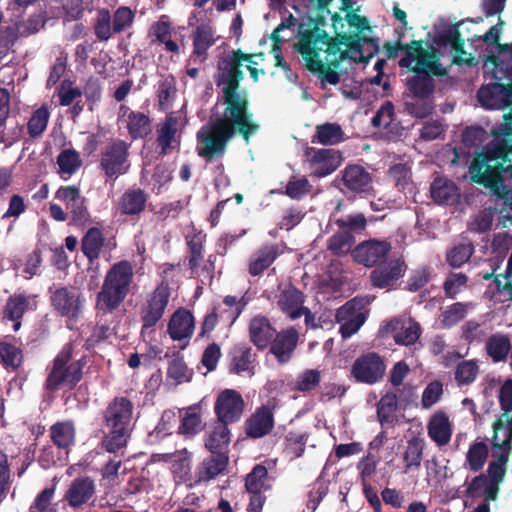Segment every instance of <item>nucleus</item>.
I'll return each mask as SVG.
<instances>
[{
    "instance_id": "nucleus-1",
    "label": "nucleus",
    "mask_w": 512,
    "mask_h": 512,
    "mask_svg": "<svg viewBox=\"0 0 512 512\" xmlns=\"http://www.w3.org/2000/svg\"><path fill=\"white\" fill-rule=\"evenodd\" d=\"M243 59H248V56L241 49H237L224 60L223 66L219 65L221 74L217 84H223L224 109L221 114H212L207 126H203L197 133V154L206 163L223 157L228 143L236 135H240L248 144L250 138L259 132L260 124L250 111L249 94L241 86L244 77L241 69Z\"/></svg>"
},
{
    "instance_id": "nucleus-2",
    "label": "nucleus",
    "mask_w": 512,
    "mask_h": 512,
    "mask_svg": "<svg viewBox=\"0 0 512 512\" xmlns=\"http://www.w3.org/2000/svg\"><path fill=\"white\" fill-rule=\"evenodd\" d=\"M470 178L504 200L503 210L512 209V121L506 119L493 140L474 154Z\"/></svg>"
},
{
    "instance_id": "nucleus-3",
    "label": "nucleus",
    "mask_w": 512,
    "mask_h": 512,
    "mask_svg": "<svg viewBox=\"0 0 512 512\" xmlns=\"http://www.w3.org/2000/svg\"><path fill=\"white\" fill-rule=\"evenodd\" d=\"M325 25V17H308V22L301 23L299 26V40L295 49L302 55V45L308 42L313 53L310 58H320V52L326 53L325 61L330 66L337 68L350 51L349 41L343 38V17L335 12L332 15V28L335 37H331L322 29Z\"/></svg>"
},
{
    "instance_id": "nucleus-4",
    "label": "nucleus",
    "mask_w": 512,
    "mask_h": 512,
    "mask_svg": "<svg viewBox=\"0 0 512 512\" xmlns=\"http://www.w3.org/2000/svg\"><path fill=\"white\" fill-rule=\"evenodd\" d=\"M134 405L126 396H115L103 412L108 433L102 440V447L110 453L125 448L133 431Z\"/></svg>"
},
{
    "instance_id": "nucleus-5",
    "label": "nucleus",
    "mask_w": 512,
    "mask_h": 512,
    "mask_svg": "<svg viewBox=\"0 0 512 512\" xmlns=\"http://www.w3.org/2000/svg\"><path fill=\"white\" fill-rule=\"evenodd\" d=\"M134 279V267L129 260L114 262L109 268L101 290L97 293L96 308L104 313L116 310L126 299Z\"/></svg>"
},
{
    "instance_id": "nucleus-6",
    "label": "nucleus",
    "mask_w": 512,
    "mask_h": 512,
    "mask_svg": "<svg viewBox=\"0 0 512 512\" xmlns=\"http://www.w3.org/2000/svg\"><path fill=\"white\" fill-rule=\"evenodd\" d=\"M73 346L67 344L55 356L51 367L48 369L44 388L48 391H56L62 387L70 390L77 387L82 379L83 368L86 364V357L82 356L78 360L72 361Z\"/></svg>"
},
{
    "instance_id": "nucleus-7",
    "label": "nucleus",
    "mask_w": 512,
    "mask_h": 512,
    "mask_svg": "<svg viewBox=\"0 0 512 512\" xmlns=\"http://www.w3.org/2000/svg\"><path fill=\"white\" fill-rule=\"evenodd\" d=\"M342 21L344 23L343 38L350 40V52L359 53V60L367 63L369 57L378 50L377 39L364 35V32L372 30L369 19L354 11L347 12Z\"/></svg>"
},
{
    "instance_id": "nucleus-8",
    "label": "nucleus",
    "mask_w": 512,
    "mask_h": 512,
    "mask_svg": "<svg viewBox=\"0 0 512 512\" xmlns=\"http://www.w3.org/2000/svg\"><path fill=\"white\" fill-rule=\"evenodd\" d=\"M188 27L193 28L190 61L198 65L205 64L209 58V50L219 38L216 35L213 22L206 17L204 11H193L188 17Z\"/></svg>"
},
{
    "instance_id": "nucleus-9",
    "label": "nucleus",
    "mask_w": 512,
    "mask_h": 512,
    "mask_svg": "<svg viewBox=\"0 0 512 512\" xmlns=\"http://www.w3.org/2000/svg\"><path fill=\"white\" fill-rule=\"evenodd\" d=\"M136 11L128 6H119L112 13L107 8L97 11L93 31L101 42H107L113 35L122 34L133 27Z\"/></svg>"
},
{
    "instance_id": "nucleus-10",
    "label": "nucleus",
    "mask_w": 512,
    "mask_h": 512,
    "mask_svg": "<svg viewBox=\"0 0 512 512\" xmlns=\"http://www.w3.org/2000/svg\"><path fill=\"white\" fill-rule=\"evenodd\" d=\"M506 475L507 466L493 459L488 464L486 474L480 473L470 480L465 494L470 498L484 497L486 500H496Z\"/></svg>"
},
{
    "instance_id": "nucleus-11",
    "label": "nucleus",
    "mask_w": 512,
    "mask_h": 512,
    "mask_svg": "<svg viewBox=\"0 0 512 512\" xmlns=\"http://www.w3.org/2000/svg\"><path fill=\"white\" fill-rule=\"evenodd\" d=\"M399 66L409 71L412 68L427 67L437 77L445 76L447 70L442 67L436 49L427 51L422 47V40H412L404 44V55L399 60Z\"/></svg>"
},
{
    "instance_id": "nucleus-12",
    "label": "nucleus",
    "mask_w": 512,
    "mask_h": 512,
    "mask_svg": "<svg viewBox=\"0 0 512 512\" xmlns=\"http://www.w3.org/2000/svg\"><path fill=\"white\" fill-rule=\"evenodd\" d=\"M131 144L121 139L111 141L102 151L99 168L106 181H115L129 169L128 158Z\"/></svg>"
},
{
    "instance_id": "nucleus-13",
    "label": "nucleus",
    "mask_w": 512,
    "mask_h": 512,
    "mask_svg": "<svg viewBox=\"0 0 512 512\" xmlns=\"http://www.w3.org/2000/svg\"><path fill=\"white\" fill-rule=\"evenodd\" d=\"M386 372V363L376 352L358 356L351 365L350 374L357 383L374 385L381 381Z\"/></svg>"
},
{
    "instance_id": "nucleus-14",
    "label": "nucleus",
    "mask_w": 512,
    "mask_h": 512,
    "mask_svg": "<svg viewBox=\"0 0 512 512\" xmlns=\"http://www.w3.org/2000/svg\"><path fill=\"white\" fill-rule=\"evenodd\" d=\"M50 304L58 315L68 319L67 326L73 328L72 323L76 322L82 312V301L77 289L67 286L50 289Z\"/></svg>"
},
{
    "instance_id": "nucleus-15",
    "label": "nucleus",
    "mask_w": 512,
    "mask_h": 512,
    "mask_svg": "<svg viewBox=\"0 0 512 512\" xmlns=\"http://www.w3.org/2000/svg\"><path fill=\"white\" fill-rule=\"evenodd\" d=\"M477 99L488 109H509L504 119L512 121V81L507 84L493 82L481 86L477 91Z\"/></svg>"
},
{
    "instance_id": "nucleus-16",
    "label": "nucleus",
    "mask_w": 512,
    "mask_h": 512,
    "mask_svg": "<svg viewBox=\"0 0 512 512\" xmlns=\"http://www.w3.org/2000/svg\"><path fill=\"white\" fill-rule=\"evenodd\" d=\"M170 291L168 285L160 284L149 293L140 311L142 329L155 326L163 317L169 304Z\"/></svg>"
},
{
    "instance_id": "nucleus-17",
    "label": "nucleus",
    "mask_w": 512,
    "mask_h": 512,
    "mask_svg": "<svg viewBox=\"0 0 512 512\" xmlns=\"http://www.w3.org/2000/svg\"><path fill=\"white\" fill-rule=\"evenodd\" d=\"M492 428V457L494 460L507 466V462L512 453V415L507 416V414H502L493 423Z\"/></svg>"
},
{
    "instance_id": "nucleus-18",
    "label": "nucleus",
    "mask_w": 512,
    "mask_h": 512,
    "mask_svg": "<svg viewBox=\"0 0 512 512\" xmlns=\"http://www.w3.org/2000/svg\"><path fill=\"white\" fill-rule=\"evenodd\" d=\"M243 396L234 389H225L216 397L214 412L218 423L229 425L240 420L243 414Z\"/></svg>"
},
{
    "instance_id": "nucleus-19",
    "label": "nucleus",
    "mask_w": 512,
    "mask_h": 512,
    "mask_svg": "<svg viewBox=\"0 0 512 512\" xmlns=\"http://www.w3.org/2000/svg\"><path fill=\"white\" fill-rule=\"evenodd\" d=\"M392 245L387 240L370 239L352 250L353 260L367 268H374L387 259Z\"/></svg>"
},
{
    "instance_id": "nucleus-20",
    "label": "nucleus",
    "mask_w": 512,
    "mask_h": 512,
    "mask_svg": "<svg viewBox=\"0 0 512 512\" xmlns=\"http://www.w3.org/2000/svg\"><path fill=\"white\" fill-rule=\"evenodd\" d=\"M244 434L249 439H261L270 435L275 428V407L262 405L246 418L243 424Z\"/></svg>"
},
{
    "instance_id": "nucleus-21",
    "label": "nucleus",
    "mask_w": 512,
    "mask_h": 512,
    "mask_svg": "<svg viewBox=\"0 0 512 512\" xmlns=\"http://www.w3.org/2000/svg\"><path fill=\"white\" fill-rule=\"evenodd\" d=\"M407 272V264L402 258H394L377 264L372 270L370 280L375 288L391 289Z\"/></svg>"
},
{
    "instance_id": "nucleus-22",
    "label": "nucleus",
    "mask_w": 512,
    "mask_h": 512,
    "mask_svg": "<svg viewBox=\"0 0 512 512\" xmlns=\"http://www.w3.org/2000/svg\"><path fill=\"white\" fill-rule=\"evenodd\" d=\"M342 192L359 194L360 197L372 194L373 178L372 175L359 165H348L342 171Z\"/></svg>"
},
{
    "instance_id": "nucleus-23",
    "label": "nucleus",
    "mask_w": 512,
    "mask_h": 512,
    "mask_svg": "<svg viewBox=\"0 0 512 512\" xmlns=\"http://www.w3.org/2000/svg\"><path fill=\"white\" fill-rule=\"evenodd\" d=\"M309 157L310 166L313 168V175L322 178L335 172L343 161V156L339 150L333 148L315 149L309 147L306 149Z\"/></svg>"
},
{
    "instance_id": "nucleus-24",
    "label": "nucleus",
    "mask_w": 512,
    "mask_h": 512,
    "mask_svg": "<svg viewBox=\"0 0 512 512\" xmlns=\"http://www.w3.org/2000/svg\"><path fill=\"white\" fill-rule=\"evenodd\" d=\"M299 341V332L294 326L276 332L270 344V352L279 363L288 362Z\"/></svg>"
},
{
    "instance_id": "nucleus-25",
    "label": "nucleus",
    "mask_w": 512,
    "mask_h": 512,
    "mask_svg": "<svg viewBox=\"0 0 512 512\" xmlns=\"http://www.w3.org/2000/svg\"><path fill=\"white\" fill-rule=\"evenodd\" d=\"M277 329L266 316H254L248 324V336L250 342L260 351L267 349Z\"/></svg>"
},
{
    "instance_id": "nucleus-26",
    "label": "nucleus",
    "mask_w": 512,
    "mask_h": 512,
    "mask_svg": "<svg viewBox=\"0 0 512 512\" xmlns=\"http://www.w3.org/2000/svg\"><path fill=\"white\" fill-rule=\"evenodd\" d=\"M414 75L406 81L407 89L412 98L430 99L435 91L433 74L427 67L412 68Z\"/></svg>"
},
{
    "instance_id": "nucleus-27",
    "label": "nucleus",
    "mask_w": 512,
    "mask_h": 512,
    "mask_svg": "<svg viewBox=\"0 0 512 512\" xmlns=\"http://www.w3.org/2000/svg\"><path fill=\"white\" fill-rule=\"evenodd\" d=\"M305 294L293 284H289L277 297V307L291 320L301 317V311L305 307Z\"/></svg>"
},
{
    "instance_id": "nucleus-28",
    "label": "nucleus",
    "mask_w": 512,
    "mask_h": 512,
    "mask_svg": "<svg viewBox=\"0 0 512 512\" xmlns=\"http://www.w3.org/2000/svg\"><path fill=\"white\" fill-rule=\"evenodd\" d=\"M195 329V318L186 309L179 308L174 311L168 323V334L174 341L189 340Z\"/></svg>"
},
{
    "instance_id": "nucleus-29",
    "label": "nucleus",
    "mask_w": 512,
    "mask_h": 512,
    "mask_svg": "<svg viewBox=\"0 0 512 512\" xmlns=\"http://www.w3.org/2000/svg\"><path fill=\"white\" fill-rule=\"evenodd\" d=\"M229 372L235 375L246 373L249 377L255 375L256 354L246 344L236 345L230 352Z\"/></svg>"
},
{
    "instance_id": "nucleus-30",
    "label": "nucleus",
    "mask_w": 512,
    "mask_h": 512,
    "mask_svg": "<svg viewBox=\"0 0 512 512\" xmlns=\"http://www.w3.org/2000/svg\"><path fill=\"white\" fill-rule=\"evenodd\" d=\"M95 494L94 481L89 477H78L66 491L64 498L73 509H79Z\"/></svg>"
},
{
    "instance_id": "nucleus-31",
    "label": "nucleus",
    "mask_w": 512,
    "mask_h": 512,
    "mask_svg": "<svg viewBox=\"0 0 512 512\" xmlns=\"http://www.w3.org/2000/svg\"><path fill=\"white\" fill-rule=\"evenodd\" d=\"M302 49V57L305 60L308 71L317 74L322 82L337 85L341 81V76L333 66L325 64L321 58H310L313 50L309 47V42L304 43Z\"/></svg>"
},
{
    "instance_id": "nucleus-32",
    "label": "nucleus",
    "mask_w": 512,
    "mask_h": 512,
    "mask_svg": "<svg viewBox=\"0 0 512 512\" xmlns=\"http://www.w3.org/2000/svg\"><path fill=\"white\" fill-rule=\"evenodd\" d=\"M498 50L502 56L491 54L485 60V65L493 66L492 77L501 82L504 79L512 81V43L498 44Z\"/></svg>"
},
{
    "instance_id": "nucleus-33",
    "label": "nucleus",
    "mask_w": 512,
    "mask_h": 512,
    "mask_svg": "<svg viewBox=\"0 0 512 512\" xmlns=\"http://www.w3.org/2000/svg\"><path fill=\"white\" fill-rule=\"evenodd\" d=\"M430 439L438 446H446L452 437V424L448 415L443 411L435 412L427 423Z\"/></svg>"
},
{
    "instance_id": "nucleus-34",
    "label": "nucleus",
    "mask_w": 512,
    "mask_h": 512,
    "mask_svg": "<svg viewBox=\"0 0 512 512\" xmlns=\"http://www.w3.org/2000/svg\"><path fill=\"white\" fill-rule=\"evenodd\" d=\"M148 194L142 188H129L122 193L118 201V211L121 215H140L144 212Z\"/></svg>"
},
{
    "instance_id": "nucleus-35",
    "label": "nucleus",
    "mask_w": 512,
    "mask_h": 512,
    "mask_svg": "<svg viewBox=\"0 0 512 512\" xmlns=\"http://www.w3.org/2000/svg\"><path fill=\"white\" fill-rule=\"evenodd\" d=\"M229 463V456L224 453L211 454L197 466L195 475L197 482H209L222 474Z\"/></svg>"
},
{
    "instance_id": "nucleus-36",
    "label": "nucleus",
    "mask_w": 512,
    "mask_h": 512,
    "mask_svg": "<svg viewBox=\"0 0 512 512\" xmlns=\"http://www.w3.org/2000/svg\"><path fill=\"white\" fill-rule=\"evenodd\" d=\"M206 238L207 236L201 230L185 237L188 268L193 276L199 275L204 259Z\"/></svg>"
},
{
    "instance_id": "nucleus-37",
    "label": "nucleus",
    "mask_w": 512,
    "mask_h": 512,
    "mask_svg": "<svg viewBox=\"0 0 512 512\" xmlns=\"http://www.w3.org/2000/svg\"><path fill=\"white\" fill-rule=\"evenodd\" d=\"M30 296L24 293H14L8 297L3 310V318L13 322L12 328L17 331L21 327V319L29 309Z\"/></svg>"
},
{
    "instance_id": "nucleus-38",
    "label": "nucleus",
    "mask_w": 512,
    "mask_h": 512,
    "mask_svg": "<svg viewBox=\"0 0 512 512\" xmlns=\"http://www.w3.org/2000/svg\"><path fill=\"white\" fill-rule=\"evenodd\" d=\"M76 426L72 420L57 421L49 428L53 444L63 450H68L76 443Z\"/></svg>"
},
{
    "instance_id": "nucleus-39",
    "label": "nucleus",
    "mask_w": 512,
    "mask_h": 512,
    "mask_svg": "<svg viewBox=\"0 0 512 512\" xmlns=\"http://www.w3.org/2000/svg\"><path fill=\"white\" fill-rule=\"evenodd\" d=\"M277 244L264 245L259 248L250 258L248 273L251 276H259L270 268L273 261L278 257Z\"/></svg>"
},
{
    "instance_id": "nucleus-40",
    "label": "nucleus",
    "mask_w": 512,
    "mask_h": 512,
    "mask_svg": "<svg viewBox=\"0 0 512 512\" xmlns=\"http://www.w3.org/2000/svg\"><path fill=\"white\" fill-rule=\"evenodd\" d=\"M230 435L231 432L228 425L218 423L205 438V447L211 454L220 455V453H224L228 455Z\"/></svg>"
},
{
    "instance_id": "nucleus-41",
    "label": "nucleus",
    "mask_w": 512,
    "mask_h": 512,
    "mask_svg": "<svg viewBox=\"0 0 512 512\" xmlns=\"http://www.w3.org/2000/svg\"><path fill=\"white\" fill-rule=\"evenodd\" d=\"M240 314V309L231 310L224 309L221 305L213 306L203 319L199 338L209 337L210 332L216 327L219 318L226 319L228 322L233 323Z\"/></svg>"
},
{
    "instance_id": "nucleus-42",
    "label": "nucleus",
    "mask_w": 512,
    "mask_h": 512,
    "mask_svg": "<svg viewBox=\"0 0 512 512\" xmlns=\"http://www.w3.org/2000/svg\"><path fill=\"white\" fill-rule=\"evenodd\" d=\"M457 185L447 179L437 178L431 184V194L433 200L440 205H451L459 197Z\"/></svg>"
},
{
    "instance_id": "nucleus-43",
    "label": "nucleus",
    "mask_w": 512,
    "mask_h": 512,
    "mask_svg": "<svg viewBox=\"0 0 512 512\" xmlns=\"http://www.w3.org/2000/svg\"><path fill=\"white\" fill-rule=\"evenodd\" d=\"M425 446V440L419 436L407 440L406 450H404L403 454L404 473L420 469Z\"/></svg>"
},
{
    "instance_id": "nucleus-44",
    "label": "nucleus",
    "mask_w": 512,
    "mask_h": 512,
    "mask_svg": "<svg viewBox=\"0 0 512 512\" xmlns=\"http://www.w3.org/2000/svg\"><path fill=\"white\" fill-rule=\"evenodd\" d=\"M105 244V238L99 227H90L81 239V251L85 257L93 262L98 259Z\"/></svg>"
},
{
    "instance_id": "nucleus-45",
    "label": "nucleus",
    "mask_w": 512,
    "mask_h": 512,
    "mask_svg": "<svg viewBox=\"0 0 512 512\" xmlns=\"http://www.w3.org/2000/svg\"><path fill=\"white\" fill-rule=\"evenodd\" d=\"M126 128L132 140L145 139L151 133V120L140 111L129 112Z\"/></svg>"
},
{
    "instance_id": "nucleus-46",
    "label": "nucleus",
    "mask_w": 512,
    "mask_h": 512,
    "mask_svg": "<svg viewBox=\"0 0 512 512\" xmlns=\"http://www.w3.org/2000/svg\"><path fill=\"white\" fill-rule=\"evenodd\" d=\"M343 141V128L338 123L326 122L316 126L312 143L335 145Z\"/></svg>"
},
{
    "instance_id": "nucleus-47",
    "label": "nucleus",
    "mask_w": 512,
    "mask_h": 512,
    "mask_svg": "<svg viewBox=\"0 0 512 512\" xmlns=\"http://www.w3.org/2000/svg\"><path fill=\"white\" fill-rule=\"evenodd\" d=\"M177 134V119L174 116H167L157 131V143L160 147V155L165 156L172 148V143Z\"/></svg>"
},
{
    "instance_id": "nucleus-48",
    "label": "nucleus",
    "mask_w": 512,
    "mask_h": 512,
    "mask_svg": "<svg viewBox=\"0 0 512 512\" xmlns=\"http://www.w3.org/2000/svg\"><path fill=\"white\" fill-rule=\"evenodd\" d=\"M309 441V432L289 430L284 437V452L292 458L301 457Z\"/></svg>"
},
{
    "instance_id": "nucleus-49",
    "label": "nucleus",
    "mask_w": 512,
    "mask_h": 512,
    "mask_svg": "<svg viewBox=\"0 0 512 512\" xmlns=\"http://www.w3.org/2000/svg\"><path fill=\"white\" fill-rule=\"evenodd\" d=\"M201 415L196 412L195 408H188L185 414L180 419L177 432L185 438H193L202 430Z\"/></svg>"
},
{
    "instance_id": "nucleus-50",
    "label": "nucleus",
    "mask_w": 512,
    "mask_h": 512,
    "mask_svg": "<svg viewBox=\"0 0 512 512\" xmlns=\"http://www.w3.org/2000/svg\"><path fill=\"white\" fill-rule=\"evenodd\" d=\"M486 352L494 362L505 361L510 349V340L505 335H492L486 342Z\"/></svg>"
},
{
    "instance_id": "nucleus-51",
    "label": "nucleus",
    "mask_w": 512,
    "mask_h": 512,
    "mask_svg": "<svg viewBox=\"0 0 512 512\" xmlns=\"http://www.w3.org/2000/svg\"><path fill=\"white\" fill-rule=\"evenodd\" d=\"M57 165L62 178L66 179L64 175L72 176L82 165L78 151L75 149L62 150L57 156Z\"/></svg>"
},
{
    "instance_id": "nucleus-52",
    "label": "nucleus",
    "mask_w": 512,
    "mask_h": 512,
    "mask_svg": "<svg viewBox=\"0 0 512 512\" xmlns=\"http://www.w3.org/2000/svg\"><path fill=\"white\" fill-rule=\"evenodd\" d=\"M370 301L364 296H355L347 301L341 308L337 309L336 320H344L347 318H354L358 314L368 316L369 310L367 309Z\"/></svg>"
},
{
    "instance_id": "nucleus-53",
    "label": "nucleus",
    "mask_w": 512,
    "mask_h": 512,
    "mask_svg": "<svg viewBox=\"0 0 512 512\" xmlns=\"http://www.w3.org/2000/svg\"><path fill=\"white\" fill-rule=\"evenodd\" d=\"M172 473L181 482L191 480V453L186 449L174 452Z\"/></svg>"
},
{
    "instance_id": "nucleus-54",
    "label": "nucleus",
    "mask_w": 512,
    "mask_h": 512,
    "mask_svg": "<svg viewBox=\"0 0 512 512\" xmlns=\"http://www.w3.org/2000/svg\"><path fill=\"white\" fill-rule=\"evenodd\" d=\"M354 244V236L349 232H342L340 230L327 240V249L336 256H343L350 251L352 252Z\"/></svg>"
},
{
    "instance_id": "nucleus-55",
    "label": "nucleus",
    "mask_w": 512,
    "mask_h": 512,
    "mask_svg": "<svg viewBox=\"0 0 512 512\" xmlns=\"http://www.w3.org/2000/svg\"><path fill=\"white\" fill-rule=\"evenodd\" d=\"M489 456V449L485 442H473L466 455L470 471L479 472Z\"/></svg>"
},
{
    "instance_id": "nucleus-56",
    "label": "nucleus",
    "mask_w": 512,
    "mask_h": 512,
    "mask_svg": "<svg viewBox=\"0 0 512 512\" xmlns=\"http://www.w3.org/2000/svg\"><path fill=\"white\" fill-rule=\"evenodd\" d=\"M268 470L265 465L258 463L252 468V471L245 478L246 491H263L270 488L266 484L268 479Z\"/></svg>"
},
{
    "instance_id": "nucleus-57",
    "label": "nucleus",
    "mask_w": 512,
    "mask_h": 512,
    "mask_svg": "<svg viewBox=\"0 0 512 512\" xmlns=\"http://www.w3.org/2000/svg\"><path fill=\"white\" fill-rule=\"evenodd\" d=\"M470 304L457 302L441 313L440 323L444 328H451L461 322L468 314Z\"/></svg>"
},
{
    "instance_id": "nucleus-58",
    "label": "nucleus",
    "mask_w": 512,
    "mask_h": 512,
    "mask_svg": "<svg viewBox=\"0 0 512 512\" xmlns=\"http://www.w3.org/2000/svg\"><path fill=\"white\" fill-rule=\"evenodd\" d=\"M474 252L471 243H459L450 248L446 253V261L452 268H460L468 261Z\"/></svg>"
},
{
    "instance_id": "nucleus-59",
    "label": "nucleus",
    "mask_w": 512,
    "mask_h": 512,
    "mask_svg": "<svg viewBox=\"0 0 512 512\" xmlns=\"http://www.w3.org/2000/svg\"><path fill=\"white\" fill-rule=\"evenodd\" d=\"M397 407L398 400L395 393H386L383 395L377 404V417L379 422L381 424L392 422Z\"/></svg>"
},
{
    "instance_id": "nucleus-60",
    "label": "nucleus",
    "mask_w": 512,
    "mask_h": 512,
    "mask_svg": "<svg viewBox=\"0 0 512 512\" xmlns=\"http://www.w3.org/2000/svg\"><path fill=\"white\" fill-rule=\"evenodd\" d=\"M0 359L8 370L16 371L23 361L21 349L10 343H0Z\"/></svg>"
},
{
    "instance_id": "nucleus-61",
    "label": "nucleus",
    "mask_w": 512,
    "mask_h": 512,
    "mask_svg": "<svg viewBox=\"0 0 512 512\" xmlns=\"http://www.w3.org/2000/svg\"><path fill=\"white\" fill-rule=\"evenodd\" d=\"M48 120L49 111L45 106L35 110L27 123L29 136L33 139L41 137L43 132L47 129Z\"/></svg>"
},
{
    "instance_id": "nucleus-62",
    "label": "nucleus",
    "mask_w": 512,
    "mask_h": 512,
    "mask_svg": "<svg viewBox=\"0 0 512 512\" xmlns=\"http://www.w3.org/2000/svg\"><path fill=\"white\" fill-rule=\"evenodd\" d=\"M68 211L69 225H74L79 228H84L92 222L91 214L88 208L86 198H83L75 206L71 207Z\"/></svg>"
},
{
    "instance_id": "nucleus-63",
    "label": "nucleus",
    "mask_w": 512,
    "mask_h": 512,
    "mask_svg": "<svg viewBox=\"0 0 512 512\" xmlns=\"http://www.w3.org/2000/svg\"><path fill=\"white\" fill-rule=\"evenodd\" d=\"M478 370L479 368L476 360H462L456 366L455 380L460 385H469L475 381Z\"/></svg>"
},
{
    "instance_id": "nucleus-64",
    "label": "nucleus",
    "mask_w": 512,
    "mask_h": 512,
    "mask_svg": "<svg viewBox=\"0 0 512 512\" xmlns=\"http://www.w3.org/2000/svg\"><path fill=\"white\" fill-rule=\"evenodd\" d=\"M193 371L187 367L182 357L172 359L168 365L167 376L175 380L177 384L189 382L192 378Z\"/></svg>"
}]
</instances>
